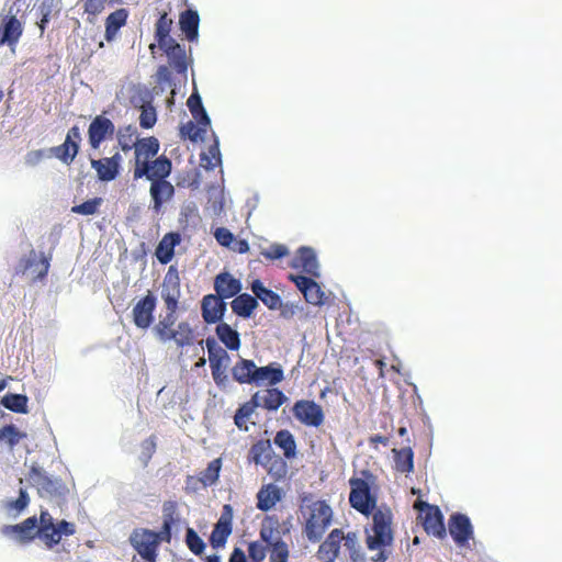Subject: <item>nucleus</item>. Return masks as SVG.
Segmentation results:
<instances>
[{
    "label": "nucleus",
    "instance_id": "6e6552de",
    "mask_svg": "<svg viewBox=\"0 0 562 562\" xmlns=\"http://www.w3.org/2000/svg\"><path fill=\"white\" fill-rule=\"evenodd\" d=\"M349 503L357 512L368 516L376 506V497L371 492L370 484L363 477H350Z\"/></svg>",
    "mask_w": 562,
    "mask_h": 562
},
{
    "label": "nucleus",
    "instance_id": "cd10ccee",
    "mask_svg": "<svg viewBox=\"0 0 562 562\" xmlns=\"http://www.w3.org/2000/svg\"><path fill=\"white\" fill-rule=\"evenodd\" d=\"M256 367L252 360L240 358L232 368V376L239 384H255Z\"/></svg>",
    "mask_w": 562,
    "mask_h": 562
},
{
    "label": "nucleus",
    "instance_id": "de8ad7c7",
    "mask_svg": "<svg viewBox=\"0 0 562 562\" xmlns=\"http://www.w3.org/2000/svg\"><path fill=\"white\" fill-rule=\"evenodd\" d=\"M207 127L209 126L198 124V122L194 123L193 121H188L180 126L179 134L182 139L196 142L198 139L203 138Z\"/></svg>",
    "mask_w": 562,
    "mask_h": 562
},
{
    "label": "nucleus",
    "instance_id": "bf43d9fd",
    "mask_svg": "<svg viewBox=\"0 0 562 562\" xmlns=\"http://www.w3.org/2000/svg\"><path fill=\"white\" fill-rule=\"evenodd\" d=\"M267 547L258 541L248 544V555L254 562H261L266 558Z\"/></svg>",
    "mask_w": 562,
    "mask_h": 562
},
{
    "label": "nucleus",
    "instance_id": "7c9ffc66",
    "mask_svg": "<svg viewBox=\"0 0 562 562\" xmlns=\"http://www.w3.org/2000/svg\"><path fill=\"white\" fill-rule=\"evenodd\" d=\"M281 499V490L276 484L263 485L257 493V508L268 512Z\"/></svg>",
    "mask_w": 562,
    "mask_h": 562
},
{
    "label": "nucleus",
    "instance_id": "423d86ee",
    "mask_svg": "<svg viewBox=\"0 0 562 562\" xmlns=\"http://www.w3.org/2000/svg\"><path fill=\"white\" fill-rule=\"evenodd\" d=\"M333 518V510L324 501H316L307 507V516L304 526L306 538L311 542H318Z\"/></svg>",
    "mask_w": 562,
    "mask_h": 562
},
{
    "label": "nucleus",
    "instance_id": "ea45409f",
    "mask_svg": "<svg viewBox=\"0 0 562 562\" xmlns=\"http://www.w3.org/2000/svg\"><path fill=\"white\" fill-rule=\"evenodd\" d=\"M27 437V434L19 430V428L13 425H4L0 428V442L5 445L10 451H13L15 446Z\"/></svg>",
    "mask_w": 562,
    "mask_h": 562
},
{
    "label": "nucleus",
    "instance_id": "a18cd8bd",
    "mask_svg": "<svg viewBox=\"0 0 562 562\" xmlns=\"http://www.w3.org/2000/svg\"><path fill=\"white\" fill-rule=\"evenodd\" d=\"M286 400L288 397L282 391L271 387L266 390L265 394L261 396L260 406L268 411H277L286 402Z\"/></svg>",
    "mask_w": 562,
    "mask_h": 562
},
{
    "label": "nucleus",
    "instance_id": "f257e3e1",
    "mask_svg": "<svg viewBox=\"0 0 562 562\" xmlns=\"http://www.w3.org/2000/svg\"><path fill=\"white\" fill-rule=\"evenodd\" d=\"M2 533L12 537L21 543H27L38 537L48 549L57 546L63 536H72L77 528L74 522L55 519L47 509H42L40 519L32 516L18 525H5L2 527Z\"/></svg>",
    "mask_w": 562,
    "mask_h": 562
},
{
    "label": "nucleus",
    "instance_id": "5701e85b",
    "mask_svg": "<svg viewBox=\"0 0 562 562\" xmlns=\"http://www.w3.org/2000/svg\"><path fill=\"white\" fill-rule=\"evenodd\" d=\"M23 33L22 23L15 15L5 16L0 25V45L14 47Z\"/></svg>",
    "mask_w": 562,
    "mask_h": 562
},
{
    "label": "nucleus",
    "instance_id": "6e6d98bb",
    "mask_svg": "<svg viewBox=\"0 0 562 562\" xmlns=\"http://www.w3.org/2000/svg\"><path fill=\"white\" fill-rule=\"evenodd\" d=\"M30 504V497L25 488L21 487L19 491V497L15 501H10L7 503V508L9 510H15L21 513Z\"/></svg>",
    "mask_w": 562,
    "mask_h": 562
},
{
    "label": "nucleus",
    "instance_id": "0e129e2a",
    "mask_svg": "<svg viewBox=\"0 0 562 562\" xmlns=\"http://www.w3.org/2000/svg\"><path fill=\"white\" fill-rule=\"evenodd\" d=\"M45 157L44 149L31 150L25 156V164L27 166H36L38 165Z\"/></svg>",
    "mask_w": 562,
    "mask_h": 562
},
{
    "label": "nucleus",
    "instance_id": "dca6fc26",
    "mask_svg": "<svg viewBox=\"0 0 562 562\" xmlns=\"http://www.w3.org/2000/svg\"><path fill=\"white\" fill-rule=\"evenodd\" d=\"M289 280L293 282L302 292L305 301L308 304L319 306L325 303L326 296L324 291L322 290L321 285L312 278L300 274H290Z\"/></svg>",
    "mask_w": 562,
    "mask_h": 562
},
{
    "label": "nucleus",
    "instance_id": "c03bdc74",
    "mask_svg": "<svg viewBox=\"0 0 562 562\" xmlns=\"http://www.w3.org/2000/svg\"><path fill=\"white\" fill-rule=\"evenodd\" d=\"M272 453L270 440H259L249 450V460L255 464H265Z\"/></svg>",
    "mask_w": 562,
    "mask_h": 562
},
{
    "label": "nucleus",
    "instance_id": "680f3d73",
    "mask_svg": "<svg viewBox=\"0 0 562 562\" xmlns=\"http://www.w3.org/2000/svg\"><path fill=\"white\" fill-rule=\"evenodd\" d=\"M156 437L150 436L142 442V454L144 457V464L147 465L148 461L151 459L156 451Z\"/></svg>",
    "mask_w": 562,
    "mask_h": 562
},
{
    "label": "nucleus",
    "instance_id": "774afa93",
    "mask_svg": "<svg viewBox=\"0 0 562 562\" xmlns=\"http://www.w3.org/2000/svg\"><path fill=\"white\" fill-rule=\"evenodd\" d=\"M228 562H248L245 552L240 548H235Z\"/></svg>",
    "mask_w": 562,
    "mask_h": 562
},
{
    "label": "nucleus",
    "instance_id": "58836bf2",
    "mask_svg": "<svg viewBox=\"0 0 562 562\" xmlns=\"http://www.w3.org/2000/svg\"><path fill=\"white\" fill-rule=\"evenodd\" d=\"M199 21V14L193 10H186L180 14V29L189 41L198 37Z\"/></svg>",
    "mask_w": 562,
    "mask_h": 562
},
{
    "label": "nucleus",
    "instance_id": "4be33fe9",
    "mask_svg": "<svg viewBox=\"0 0 562 562\" xmlns=\"http://www.w3.org/2000/svg\"><path fill=\"white\" fill-rule=\"evenodd\" d=\"M344 539V532L340 529H334L327 538L321 543L316 552V558L321 562H335L340 550V543Z\"/></svg>",
    "mask_w": 562,
    "mask_h": 562
},
{
    "label": "nucleus",
    "instance_id": "2f4dec72",
    "mask_svg": "<svg viewBox=\"0 0 562 562\" xmlns=\"http://www.w3.org/2000/svg\"><path fill=\"white\" fill-rule=\"evenodd\" d=\"M296 268H301L305 273L311 277H318V262L315 251L310 247H301L297 257L295 258Z\"/></svg>",
    "mask_w": 562,
    "mask_h": 562
},
{
    "label": "nucleus",
    "instance_id": "aec40b11",
    "mask_svg": "<svg viewBox=\"0 0 562 562\" xmlns=\"http://www.w3.org/2000/svg\"><path fill=\"white\" fill-rule=\"evenodd\" d=\"M122 156L116 151L112 157L92 159L91 167L95 170L99 180L108 182L114 180L121 169Z\"/></svg>",
    "mask_w": 562,
    "mask_h": 562
},
{
    "label": "nucleus",
    "instance_id": "f03ea898",
    "mask_svg": "<svg viewBox=\"0 0 562 562\" xmlns=\"http://www.w3.org/2000/svg\"><path fill=\"white\" fill-rule=\"evenodd\" d=\"M178 310L179 306H166V315L159 318L153 330L159 341H173L178 348H184L193 345L195 334L188 322L177 324Z\"/></svg>",
    "mask_w": 562,
    "mask_h": 562
},
{
    "label": "nucleus",
    "instance_id": "39448f33",
    "mask_svg": "<svg viewBox=\"0 0 562 562\" xmlns=\"http://www.w3.org/2000/svg\"><path fill=\"white\" fill-rule=\"evenodd\" d=\"M372 526L367 530V547L370 550H380L393 542V515L389 508H379L372 512Z\"/></svg>",
    "mask_w": 562,
    "mask_h": 562
},
{
    "label": "nucleus",
    "instance_id": "a211bd4d",
    "mask_svg": "<svg viewBox=\"0 0 562 562\" xmlns=\"http://www.w3.org/2000/svg\"><path fill=\"white\" fill-rule=\"evenodd\" d=\"M181 297L180 276L176 266H170L162 280L161 299L165 306H179Z\"/></svg>",
    "mask_w": 562,
    "mask_h": 562
},
{
    "label": "nucleus",
    "instance_id": "20e7f679",
    "mask_svg": "<svg viewBox=\"0 0 562 562\" xmlns=\"http://www.w3.org/2000/svg\"><path fill=\"white\" fill-rule=\"evenodd\" d=\"M159 151V142L156 137H145L138 139L134 147V171L133 178L135 180L144 178L148 173L154 171V167L157 162L165 160L166 166L171 164V160L166 156H159L151 160Z\"/></svg>",
    "mask_w": 562,
    "mask_h": 562
},
{
    "label": "nucleus",
    "instance_id": "2eb2a0df",
    "mask_svg": "<svg viewBox=\"0 0 562 562\" xmlns=\"http://www.w3.org/2000/svg\"><path fill=\"white\" fill-rule=\"evenodd\" d=\"M156 305L157 299L150 291L137 301L132 310L133 323L137 328L147 329L150 327L154 322Z\"/></svg>",
    "mask_w": 562,
    "mask_h": 562
},
{
    "label": "nucleus",
    "instance_id": "3c124183",
    "mask_svg": "<svg viewBox=\"0 0 562 562\" xmlns=\"http://www.w3.org/2000/svg\"><path fill=\"white\" fill-rule=\"evenodd\" d=\"M289 555V547L283 540L278 539L271 543L269 562H288Z\"/></svg>",
    "mask_w": 562,
    "mask_h": 562
},
{
    "label": "nucleus",
    "instance_id": "6ab92c4d",
    "mask_svg": "<svg viewBox=\"0 0 562 562\" xmlns=\"http://www.w3.org/2000/svg\"><path fill=\"white\" fill-rule=\"evenodd\" d=\"M449 532L453 541L459 547L468 544L469 540L473 537V528L468 516L463 514H453L448 522Z\"/></svg>",
    "mask_w": 562,
    "mask_h": 562
},
{
    "label": "nucleus",
    "instance_id": "79ce46f5",
    "mask_svg": "<svg viewBox=\"0 0 562 562\" xmlns=\"http://www.w3.org/2000/svg\"><path fill=\"white\" fill-rule=\"evenodd\" d=\"M274 443L283 451L286 459H293L296 456V442L289 430H279L274 436Z\"/></svg>",
    "mask_w": 562,
    "mask_h": 562
},
{
    "label": "nucleus",
    "instance_id": "052dcab7",
    "mask_svg": "<svg viewBox=\"0 0 562 562\" xmlns=\"http://www.w3.org/2000/svg\"><path fill=\"white\" fill-rule=\"evenodd\" d=\"M109 0H83V10L88 15L97 16L100 14Z\"/></svg>",
    "mask_w": 562,
    "mask_h": 562
},
{
    "label": "nucleus",
    "instance_id": "e433bc0d",
    "mask_svg": "<svg viewBox=\"0 0 562 562\" xmlns=\"http://www.w3.org/2000/svg\"><path fill=\"white\" fill-rule=\"evenodd\" d=\"M233 312L240 317L248 318L258 306L257 299L250 294L237 295L231 303Z\"/></svg>",
    "mask_w": 562,
    "mask_h": 562
},
{
    "label": "nucleus",
    "instance_id": "09e8293b",
    "mask_svg": "<svg viewBox=\"0 0 562 562\" xmlns=\"http://www.w3.org/2000/svg\"><path fill=\"white\" fill-rule=\"evenodd\" d=\"M202 167L206 170H213L215 167L221 166L222 157L220 151L218 142L210 145L206 153L201 155Z\"/></svg>",
    "mask_w": 562,
    "mask_h": 562
},
{
    "label": "nucleus",
    "instance_id": "4c0bfd02",
    "mask_svg": "<svg viewBox=\"0 0 562 562\" xmlns=\"http://www.w3.org/2000/svg\"><path fill=\"white\" fill-rule=\"evenodd\" d=\"M116 139L122 151L127 153L132 150L138 142V132L136 126L132 124L121 126L116 131Z\"/></svg>",
    "mask_w": 562,
    "mask_h": 562
},
{
    "label": "nucleus",
    "instance_id": "b1692460",
    "mask_svg": "<svg viewBox=\"0 0 562 562\" xmlns=\"http://www.w3.org/2000/svg\"><path fill=\"white\" fill-rule=\"evenodd\" d=\"M214 289L223 300L231 299L240 292L241 283L228 272H222L215 277Z\"/></svg>",
    "mask_w": 562,
    "mask_h": 562
},
{
    "label": "nucleus",
    "instance_id": "8fccbe9b",
    "mask_svg": "<svg viewBox=\"0 0 562 562\" xmlns=\"http://www.w3.org/2000/svg\"><path fill=\"white\" fill-rule=\"evenodd\" d=\"M172 20L168 18V14L162 13L158 21L156 22L155 27V38L158 44H162L167 40H170V31H171Z\"/></svg>",
    "mask_w": 562,
    "mask_h": 562
},
{
    "label": "nucleus",
    "instance_id": "ddd939ff",
    "mask_svg": "<svg viewBox=\"0 0 562 562\" xmlns=\"http://www.w3.org/2000/svg\"><path fill=\"white\" fill-rule=\"evenodd\" d=\"M81 143L80 128L77 125L70 127L63 144L50 147L48 150L52 156L69 166L77 157Z\"/></svg>",
    "mask_w": 562,
    "mask_h": 562
},
{
    "label": "nucleus",
    "instance_id": "a19ab883",
    "mask_svg": "<svg viewBox=\"0 0 562 562\" xmlns=\"http://www.w3.org/2000/svg\"><path fill=\"white\" fill-rule=\"evenodd\" d=\"M216 335L218 339L228 348L229 350H238L240 347V338L239 334L233 329L226 323H220L216 326Z\"/></svg>",
    "mask_w": 562,
    "mask_h": 562
},
{
    "label": "nucleus",
    "instance_id": "49530a36",
    "mask_svg": "<svg viewBox=\"0 0 562 562\" xmlns=\"http://www.w3.org/2000/svg\"><path fill=\"white\" fill-rule=\"evenodd\" d=\"M29 398L23 394L9 393L1 400V404L9 411L20 414L27 413Z\"/></svg>",
    "mask_w": 562,
    "mask_h": 562
},
{
    "label": "nucleus",
    "instance_id": "7ed1b4c3",
    "mask_svg": "<svg viewBox=\"0 0 562 562\" xmlns=\"http://www.w3.org/2000/svg\"><path fill=\"white\" fill-rule=\"evenodd\" d=\"M154 171L144 176L150 181L149 194L153 201L151 209L159 213L162 205L169 202L175 195V187L167 180L172 170V164L166 166L165 160L157 162Z\"/></svg>",
    "mask_w": 562,
    "mask_h": 562
},
{
    "label": "nucleus",
    "instance_id": "69168bd1",
    "mask_svg": "<svg viewBox=\"0 0 562 562\" xmlns=\"http://www.w3.org/2000/svg\"><path fill=\"white\" fill-rule=\"evenodd\" d=\"M40 10H41V13H42V19L40 20V22L37 23L40 30H41V33H44L45 31V27L49 21V15H50V4H46L45 2H43L40 7Z\"/></svg>",
    "mask_w": 562,
    "mask_h": 562
},
{
    "label": "nucleus",
    "instance_id": "37998d69",
    "mask_svg": "<svg viewBox=\"0 0 562 562\" xmlns=\"http://www.w3.org/2000/svg\"><path fill=\"white\" fill-rule=\"evenodd\" d=\"M187 105L194 117V120L200 125L210 126L211 120L202 104L201 97L198 93H192L188 101Z\"/></svg>",
    "mask_w": 562,
    "mask_h": 562
},
{
    "label": "nucleus",
    "instance_id": "bb28decb",
    "mask_svg": "<svg viewBox=\"0 0 562 562\" xmlns=\"http://www.w3.org/2000/svg\"><path fill=\"white\" fill-rule=\"evenodd\" d=\"M128 15L127 9L120 8L106 16L104 37L108 42H112L116 37L120 29L127 23Z\"/></svg>",
    "mask_w": 562,
    "mask_h": 562
},
{
    "label": "nucleus",
    "instance_id": "4d7b16f0",
    "mask_svg": "<svg viewBox=\"0 0 562 562\" xmlns=\"http://www.w3.org/2000/svg\"><path fill=\"white\" fill-rule=\"evenodd\" d=\"M288 254H289L288 248L281 244H273L269 248L261 251V255L266 259H270V260L283 258Z\"/></svg>",
    "mask_w": 562,
    "mask_h": 562
},
{
    "label": "nucleus",
    "instance_id": "412c9836",
    "mask_svg": "<svg viewBox=\"0 0 562 562\" xmlns=\"http://www.w3.org/2000/svg\"><path fill=\"white\" fill-rule=\"evenodd\" d=\"M226 311V303L217 294H207L202 299V318L206 324H215L222 321Z\"/></svg>",
    "mask_w": 562,
    "mask_h": 562
},
{
    "label": "nucleus",
    "instance_id": "e2e57ef3",
    "mask_svg": "<svg viewBox=\"0 0 562 562\" xmlns=\"http://www.w3.org/2000/svg\"><path fill=\"white\" fill-rule=\"evenodd\" d=\"M214 237L222 246H229L234 240V235L225 227H220L215 231Z\"/></svg>",
    "mask_w": 562,
    "mask_h": 562
},
{
    "label": "nucleus",
    "instance_id": "0eeeda50",
    "mask_svg": "<svg viewBox=\"0 0 562 562\" xmlns=\"http://www.w3.org/2000/svg\"><path fill=\"white\" fill-rule=\"evenodd\" d=\"M130 542L137 553L148 562H156L157 550L165 536L159 531L146 528L135 529L130 536Z\"/></svg>",
    "mask_w": 562,
    "mask_h": 562
},
{
    "label": "nucleus",
    "instance_id": "f8f14e48",
    "mask_svg": "<svg viewBox=\"0 0 562 562\" xmlns=\"http://www.w3.org/2000/svg\"><path fill=\"white\" fill-rule=\"evenodd\" d=\"M293 416L307 427L318 428L325 420L323 408L312 400H299L292 407Z\"/></svg>",
    "mask_w": 562,
    "mask_h": 562
},
{
    "label": "nucleus",
    "instance_id": "9d476101",
    "mask_svg": "<svg viewBox=\"0 0 562 562\" xmlns=\"http://www.w3.org/2000/svg\"><path fill=\"white\" fill-rule=\"evenodd\" d=\"M205 345L209 352L212 378L217 386H225L228 380L226 369L228 367L229 356L225 349L217 346L213 337L206 338Z\"/></svg>",
    "mask_w": 562,
    "mask_h": 562
},
{
    "label": "nucleus",
    "instance_id": "f704fd0d",
    "mask_svg": "<svg viewBox=\"0 0 562 562\" xmlns=\"http://www.w3.org/2000/svg\"><path fill=\"white\" fill-rule=\"evenodd\" d=\"M178 503L176 501H166L162 504V526L161 533L165 536V542L171 541V528L177 522Z\"/></svg>",
    "mask_w": 562,
    "mask_h": 562
},
{
    "label": "nucleus",
    "instance_id": "13d9d810",
    "mask_svg": "<svg viewBox=\"0 0 562 562\" xmlns=\"http://www.w3.org/2000/svg\"><path fill=\"white\" fill-rule=\"evenodd\" d=\"M342 540L345 541L344 546L350 552V559L353 562H357L359 557H360V554H359V550H358V541H357L356 533L355 532H348L346 536L344 535V539Z\"/></svg>",
    "mask_w": 562,
    "mask_h": 562
},
{
    "label": "nucleus",
    "instance_id": "4468645a",
    "mask_svg": "<svg viewBox=\"0 0 562 562\" xmlns=\"http://www.w3.org/2000/svg\"><path fill=\"white\" fill-rule=\"evenodd\" d=\"M114 133V123L103 114L97 115L88 127V139L90 147L93 149H99L104 140L113 137Z\"/></svg>",
    "mask_w": 562,
    "mask_h": 562
},
{
    "label": "nucleus",
    "instance_id": "864d4df0",
    "mask_svg": "<svg viewBox=\"0 0 562 562\" xmlns=\"http://www.w3.org/2000/svg\"><path fill=\"white\" fill-rule=\"evenodd\" d=\"M103 200L102 198H93L85 201L81 204L74 205L71 212L81 215H93L98 213Z\"/></svg>",
    "mask_w": 562,
    "mask_h": 562
},
{
    "label": "nucleus",
    "instance_id": "473e14b6",
    "mask_svg": "<svg viewBox=\"0 0 562 562\" xmlns=\"http://www.w3.org/2000/svg\"><path fill=\"white\" fill-rule=\"evenodd\" d=\"M222 469V459L216 458L212 460L205 470L201 471L196 477V481H199L204 487H209L212 485H215L220 477V472ZM194 476H188L187 483L194 481Z\"/></svg>",
    "mask_w": 562,
    "mask_h": 562
},
{
    "label": "nucleus",
    "instance_id": "c85d7f7f",
    "mask_svg": "<svg viewBox=\"0 0 562 562\" xmlns=\"http://www.w3.org/2000/svg\"><path fill=\"white\" fill-rule=\"evenodd\" d=\"M259 400V394L256 393L251 396L249 401L241 404L239 408L236 411L234 416V424L239 430H249L247 423L250 419L251 415L255 413L256 408L260 406Z\"/></svg>",
    "mask_w": 562,
    "mask_h": 562
},
{
    "label": "nucleus",
    "instance_id": "338daca9",
    "mask_svg": "<svg viewBox=\"0 0 562 562\" xmlns=\"http://www.w3.org/2000/svg\"><path fill=\"white\" fill-rule=\"evenodd\" d=\"M157 82L158 83H170L171 82V72L169 68L165 65H161L157 69Z\"/></svg>",
    "mask_w": 562,
    "mask_h": 562
},
{
    "label": "nucleus",
    "instance_id": "9b49d317",
    "mask_svg": "<svg viewBox=\"0 0 562 562\" xmlns=\"http://www.w3.org/2000/svg\"><path fill=\"white\" fill-rule=\"evenodd\" d=\"M415 508H418L422 514L424 530L438 539L446 537V527L443 524V515L438 506L429 505L425 502H416Z\"/></svg>",
    "mask_w": 562,
    "mask_h": 562
},
{
    "label": "nucleus",
    "instance_id": "72a5a7b5",
    "mask_svg": "<svg viewBox=\"0 0 562 562\" xmlns=\"http://www.w3.org/2000/svg\"><path fill=\"white\" fill-rule=\"evenodd\" d=\"M251 291L257 300H260L268 308L276 310L281 305L279 294L270 289H267L260 280H255L251 283Z\"/></svg>",
    "mask_w": 562,
    "mask_h": 562
},
{
    "label": "nucleus",
    "instance_id": "393cba45",
    "mask_svg": "<svg viewBox=\"0 0 562 562\" xmlns=\"http://www.w3.org/2000/svg\"><path fill=\"white\" fill-rule=\"evenodd\" d=\"M255 385H276L284 379L283 370L278 362L265 367H256Z\"/></svg>",
    "mask_w": 562,
    "mask_h": 562
},
{
    "label": "nucleus",
    "instance_id": "c756f323",
    "mask_svg": "<svg viewBox=\"0 0 562 562\" xmlns=\"http://www.w3.org/2000/svg\"><path fill=\"white\" fill-rule=\"evenodd\" d=\"M181 241L180 234H166L156 248V257L158 261L166 265L171 261L175 255V247Z\"/></svg>",
    "mask_w": 562,
    "mask_h": 562
},
{
    "label": "nucleus",
    "instance_id": "f3484780",
    "mask_svg": "<svg viewBox=\"0 0 562 562\" xmlns=\"http://www.w3.org/2000/svg\"><path fill=\"white\" fill-rule=\"evenodd\" d=\"M233 507L229 504H225L221 517L210 536V543L213 548L217 549L225 546L233 530Z\"/></svg>",
    "mask_w": 562,
    "mask_h": 562
},
{
    "label": "nucleus",
    "instance_id": "5fc2aeb1",
    "mask_svg": "<svg viewBox=\"0 0 562 562\" xmlns=\"http://www.w3.org/2000/svg\"><path fill=\"white\" fill-rule=\"evenodd\" d=\"M157 121L156 110L151 105H143L139 115V125L143 128H151Z\"/></svg>",
    "mask_w": 562,
    "mask_h": 562
},
{
    "label": "nucleus",
    "instance_id": "a878e982",
    "mask_svg": "<svg viewBox=\"0 0 562 562\" xmlns=\"http://www.w3.org/2000/svg\"><path fill=\"white\" fill-rule=\"evenodd\" d=\"M158 45L166 53L178 72H184L187 70L186 50L180 44L173 38H170Z\"/></svg>",
    "mask_w": 562,
    "mask_h": 562
},
{
    "label": "nucleus",
    "instance_id": "c9c22d12",
    "mask_svg": "<svg viewBox=\"0 0 562 562\" xmlns=\"http://www.w3.org/2000/svg\"><path fill=\"white\" fill-rule=\"evenodd\" d=\"M394 457V469L400 473H411L414 471V451L411 447L402 449H392Z\"/></svg>",
    "mask_w": 562,
    "mask_h": 562
},
{
    "label": "nucleus",
    "instance_id": "1a4fd4ad",
    "mask_svg": "<svg viewBox=\"0 0 562 562\" xmlns=\"http://www.w3.org/2000/svg\"><path fill=\"white\" fill-rule=\"evenodd\" d=\"M26 480L32 486L36 487L41 497L59 498L67 492L65 484L60 480L50 479L36 467L30 469Z\"/></svg>",
    "mask_w": 562,
    "mask_h": 562
},
{
    "label": "nucleus",
    "instance_id": "603ef678",
    "mask_svg": "<svg viewBox=\"0 0 562 562\" xmlns=\"http://www.w3.org/2000/svg\"><path fill=\"white\" fill-rule=\"evenodd\" d=\"M186 543L190 551L195 555H201L205 550V543L203 539L192 528L187 529Z\"/></svg>",
    "mask_w": 562,
    "mask_h": 562
}]
</instances>
